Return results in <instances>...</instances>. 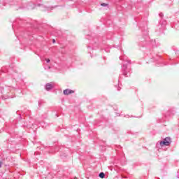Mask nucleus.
<instances>
[{"label":"nucleus","mask_w":179,"mask_h":179,"mask_svg":"<svg viewBox=\"0 0 179 179\" xmlns=\"http://www.w3.org/2000/svg\"><path fill=\"white\" fill-rule=\"evenodd\" d=\"M130 71H131V69H128V66H127V64H123V66L122 67V75H124V76H125L126 78H128V76H129Z\"/></svg>","instance_id":"f257e3e1"},{"label":"nucleus","mask_w":179,"mask_h":179,"mask_svg":"<svg viewBox=\"0 0 179 179\" xmlns=\"http://www.w3.org/2000/svg\"><path fill=\"white\" fill-rule=\"evenodd\" d=\"M170 143H171V138L170 137H166L164 139V141H162L159 142L160 146H169Z\"/></svg>","instance_id":"f03ea898"},{"label":"nucleus","mask_w":179,"mask_h":179,"mask_svg":"<svg viewBox=\"0 0 179 179\" xmlns=\"http://www.w3.org/2000/svg\"><path fill=\"white\" fill-rule=\"evenodd\" d=\"M54 83L50 82L48 83L45 85V90H47L48 92H50V90H51L53 87H54Z\"/></svg>","instance_id":"7ed1b4c3"},{"label":"nucleus","mask_w":179,"mask_h":179,"mask_svg":"<svg viewBox=\"0 0 179 179\" xmlns=\"http://www.w3.org/2000/svg\"><path fill=\"white\" fill-rule=\"evenodd\" d=\"M63 93L66 96H68V94H72V93H74V91L72 90L66 89L64 90Z\"/></svg>","instance_id":"20e7f679"},{"label":"nucleus","mask_w":179,"mask_h":179,"mask_svg":"<svg viewBox=\"0 0 179 179\" xmlns=\"http://www.w3.org/2000/svg\"><path fill=\"white\" fill-rule=\"evenodd\" d=\"M6 90H8L9 92H13V90H15V88L12 86H9L6 88Z\"/></svg>","instance_id":"39448f33"},{"label":"nucleus","mask_w":179,"mask_h":179,"mask_svg":"<svg viewBox=\"0 0 179 179\" xmlns=\"http://www.w3.org/2000/svg\"><path fill=\"white\" fill-rule=\"evenodd\" d=\"M99 177L100 178H104V177H106V174H104L103 172H101V173H99Z\"/></svg>","instance_id":"423d86ee"},{"label":"nucleus","mask_w":179,"mask_h":179,"mask_svg":"<svg viewBox=\"0 0 179 179\" xmlns=\"http://www.w3.org/2000/svg\"><path fill=\"white\" fill-rule=\"evenodd\" d=\"M101 6H107V3H103L101 4Z\"/></svg>","instance_id":"0eeeda50"},{"label":"nucleus","mask_w":179,"mask_h":179,"mask_svg":"<svg viewBox=\"0 0 179 179\" xmlns=\"http://www.w3.org/2000/svg\"><path fill=\"white\" fill-rule=\"evenodd\" d=\"M45 61H46V62L48 64V63L50 62L51 60H50V59H45Z\"/></svg>","instance_id":"6e6552de"},{"label":"nucleus","mask_w":179,"mask_h":179,"mask_svg":"<svg viewBox=\"0 0 179 179\" xmlns=\"http://www.w3.org/2000/svg\"><path fill=\"white\" fill-rule=\"evenodd\" d=\"M126 62H127V64H131V60H129V59H126Z\"/></svg>","instance_id":"1a4fd4ad"},{"label":"nucleus","mask_w":179,"mask_h":179,"mask_svg":"<svg viewBox=\"0 0 179 179\" xmlns=\"http://www.w3.org/2000/svg\"><path fill=\"white\" fill-rule=\"evenodd\" d=\"M2 167V162L0 161V169Z\"/></svg>","instance_id":"9d476101"},{"label":"nucleus","mask_w":179,"mask_h":179,"mask_svg":"<svg viewBox=\"0 0 179 179\" xmlns=\"http://www.w3.org/2000/svg\"><path fill=\"white\" fill-rule=\"evenodd\" d=\"M159 15L160 17H162L163 14H162V13H159Z\"/></svg>","instance_id":"9b49d317"},{"label":"nucleus","mask_w":179,"mask_h":179,"mask_svg":"<svg viewBox=\"0 0 179 179\" xmlns=\"http://www.w3.org/2000/svg\"><path fill=\"white\" fill-rule=\"evenodd\" d=\"M28 9H34V7H28Z\"/></svg>","instance_id":"f8f14e48"},{"label":"nucleus","mask_w":179,"mask_h":179,"mask_svg":"<svg viewBox=\"0 0 179 179\" xmlns=\"http://www.w3.org/2000/svg\"><path fill=\"white\" fill-rule=\"evenodd\" d=\"M48 69H51V66H48Z\"/></svg>","instance_id":"ddd939ff"},{"label":"nucleus","mask_w":179,"mask_h":179,"mask_svg":"<svg viewBox=\"0 0 179 179\" xmlns=\"http://www.w3.org/2000/svg\"><path fill=\"white\" fill-rule=\"evenodd\" d=\"M53 43H55V39H53Z\"/></svg>","instance_id":"4468645a"},{"label":"nucleus","mask_w":179,"mask_h":179,"mask_svg":"<svg viewBox=\"0 0 179 179\" xmlns=\"http://www.w3.org/2000/svg\"><path fill=\"white\" fill-rule=\"evenodd\" d=\"M41 5H40V4H38V6H41Z\"/></svg>","instance_id":"2eb2a0df"},{"label":"nucleus","mask_w":179,"mask_h":179,"mask_svg":"<svg viewBox=\"0 0 179 179\" xmlns=\"http://www.w3.org/2000/svg\"><path fill=\"white\" fill-rule=\"evenodd\" d=\"M120 59H121V57H120Z\"/></svg>","instance_id":"dca6fc26"},{"label":"nucleus","mask_w":179,"mask_h":179,"mask_svg":"<svg viewBox=\"0 0 179 179\" xmlns=\"http://www.w3.org/2000/svg\"><path fill=\"white\" fill-rule=\"evenodd\" d=\"M38 105L40 106V102H38Z\"/></svg>","instance_id":"f3484780"}]
</instances>
